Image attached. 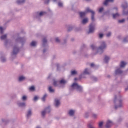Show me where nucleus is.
Masks as SVG:
<instances>
[{"instance_id": "obj_1", "label": "nucleus", "mask_w": 128, "mask_h": 128, "mask_svg": "<svg viewBox=\"0 0 128 128\" xmlns=\"http://www.w3.org/2000/svg\"><path fill=\"white\" fill-rule=\"evenodd\" d=\"M100 45L98 48H97L96 46L94 44L91 45V48L92 50H96L98 54H102V52H104V50L106 48V42H104V41H102L100 42Z\"/></svg>"}, {"instance_id": "obj_2", "label": "nucleus", "mask_w": 128, "mask_h": 128, "mask_svg": "<svg viewBox=\"0 0 128 128\" xmlns=\"http://www.w3.org/2000/svg\"><path fill=\"white\" fill-rule=\"evenodd\" d=\"M118 100V105H115V110H118L120 108H122L124 106V102H122V96L118 95V96H115L114 102H116V100Z\"/></svg>"}, {"instance_id": "obj_3", "label": "nucleus", "mask_w": 128, "mask_h": 128, "mask_svg": "<svg viewBox=\"0 0 128 128\" xmlns=\"http://www.w3.org/2000/svg\"><path fill=\"white\" fill-rule=\"evenodd\" d=\"M88 12H90L92 14V20L94 22V12L92 10H90V8H87L86 10V11L84 12H80V17L82 18H84L86 16V14H88Z\"/></svg>"}, {"instance_id": "obj_4", "label": "nucleus", "mask_w": 128, "mask_h": 128, "mask_svg": "<svg viewBox=\"0 0 128 128\" xmlns=\"http://www.w3.org/2000/svg\"><path fill=\"white\" fill-rule=\"evenodd\" d=\"M70 90H76L78 92H82V87L78 85L77 83H74L70 86Z\"/></svg>"}, {"instance_id": "obj_5", "label": "nucleus", "mask_w": 128, "mask_h": 128, "mask_svg": "<svg viewBox=\"0 0 128 128\" xmlns=\"http://www.w3.org/2000/svg\"><path fill=\"white\" fill-rule=\"evenodd\" d=\"M68 81L64 79L61 80L60 81H54V86H60V84H66Z\"/></svg>"}, {"instance_id": "obj_6", "label": "nucleus", "mask_w": 128, "mask_h": 128, "mask_svg": "<svg viewBox=\"0 0 128 128\" xmlns=\"http://www.w3.org/2000/svg\"><path fill=\"white\" fill-rule=\"evenodd\" d=\"M50 112V107L48 106V107L46 108L44 110H42L41 112L42 116L43 118H44V116H46V112Z\"/></svg>"}, {"instance_id": "obj_7", "label": "nucleus", "mask_w": 128, "mask_h": 128, "mask_svg": "<svg viewBox=\"0 0 128 128\" xmlns=\"http://www.w3.org/2000/svg\"><path fill=\"white\" fill-rule=\"evenodd\" d=\"M95 26L96 24L94 22L90 24V25L88 34L94 32V31Z\"/></svg>"}, {"instance_id": "obj_8", "label": "nucleus", "mask_w": 128, "mask_h": 128, "mask_svg": "<svg viewBox=\"0 0 128 128\" xmlns=\"http://www.w3.org/2000/svg\"><path fill=\"white\" fill-rule=\"evenodd\" d=\"M20 51V49L18 46H14L13 49V52H12V56H16L18 52Z\"/></svg>"}, {"instance_id": "obj_9", "label": "nucleus", "mask_w": 128, "mask_h": 128, "mask_svg": "<svg viewBox=\"0 0 128 128\" xmlns=\"http://www.w3.org/2000/svg\"><path fill=\"white\" fill-rule=\"evenodd\" d=\"M112 126H114V122L110 120H108L106 122V128H110Z\"/></svg>"}, {"instance_id": "obj_10", "label": "nucleus", "mask_w": 128, "mask_h": 128, "mask_svg": "<svg viewBox=\"0 0 128 128\" xmlns=\"http://www.w3.org/2000/svg\"><path fill=\"white\" fill-rule=\"evenodd\" d=\"M46 14V12H36L35 14L36 18H40V16H44Z\"/></svg>"}, {"instance_id": "obj_11", "label": "nucleus", "mask_w": 128, "mask_h": 128, "mask_svg": "<svg viewBox=\"0 0 128 128\" xmlns=\"http://www.w3.org/2000/svg\"><path fill=\"white\" fill-rule=\"evenodd\" d=\"M16 40V42H21V44H24V42H26V38H18Z\"/></svg>"}, {"instance_id": "obj_12", "label": "nucleus", "mask_w": 128, "mask_h": 128, "mask_svg": "<svg viewBox=\"0 0 128 128\" xmlns=\"http://www.w3.org/2000/svg\"><path fill=\"white\" fill-rule=\"evenodd\" d=\"M17 104L18 106H20V108H26V104L25 102H20V101H18L17 102Z\"/></svg>"}, {"instance_id": "obj_13", "label": "nucleus", "mask_w": 128, "mask_h": 128, "mask_svg": "<svg viewBox=\"0 0 128 128\" xmlns=\"http://www.w3.org/2000/svg\"><path fill=\"white\" fill-rule=\"evenodd\" d=\"M32 109H29L27 112H26V116L28 118H30V116H32Z\"/></svg>"}, {"instance_id": "obj_14", "label": "nucleus", "mask_w": 128, "mask_h": 128, "mask_svg": "<svg viewBox=\"0 0 128 128\" xmlns=\"http://www.w3.org/2000/svg\"><path fill=\"white\" fill-rule=\"evenodd\" d=\"M83 74H90V70L88 68H86L81 74V76H82Z\"/></svg>"}, {"instance_id": "obj_15", "label": "nucleus", "mask_w": 128, "mask_h": 128, "mask_svg": "<svg viewBox=\"0 0 128 128\" xmlns=\"http://www.w3.org/2000/svg\"><path fill=\"white\" fill-rule=\"evenodd\" d=\"M122 71L120 69V68H118L115 71V74H122Z\"/></svg>"}, {"instance_id": "obj_16", "label": "nucleus", "mask_w": 128, "mask_h": 128, "mask_svg": "<svg viewBox=\"0 0 128 128\" xmlns=\"http://www.w3.org/2000/svg\"><path fill=\"white\" fill-rule=\"evenodd\" d=\"M54 104L56 106H58L60 104V102L58 100V99H55L54 100Z\"/></svg>"}, {"instance_id": "obj_17", "label": "nucleus", "mask_w": 128, "mask_h": 128, "mask_svg": "<svg viewBox=\"0 0 128 128\" xmlns=\"http://www.w3.org/2000/svg\"><path fill=\"white\" fill-rule=\"evenodd\" d=\"M114 2V0H106L104 2V6H108V2Z\"/></svg>"}, {"instance_id": "obj_18", "label": "nucleus", "mask_w": 128, "mask_h": 128, "mask_svg": "<svg viewBox=\"0 0 128 128\" xmlns=\"http://www.w3.org/2000/svg\"><path fill=\"white\" fill-rule=\"evenodd\" d=\"M128 2H124L122 4V8L125 10V8H128Z\"/></svg>"}, {"instance_id": "obj_19", "label": "nucleus", "mask_w": 128, "mask_h": 128, "mask_svg": "<svg viewBox=\"0 0 128 128\" xmlns=\"http://www.w3.org/2000/svg\"><path fill=\"white\" fill-rule=\"evenodd\" d=\"M74 112H75V111L74 110H69L68 114L70 116H74Z\"/></svg>"}, {"instance_id": "obj_20", "label": "nucleus", "mask_w": 128, "mask_h": 128, "mask_svg": "<svg viewBox=\"0 0 128 128\" xmlns=\"http://www.w3.org/2000/svg\"><path fill=\"white\" fill-rule=\"evenodd\" d=\"M26 2V0H17L16 4H24Z\"/></svg>"}, {"instance_id": "obj_21", "label": "nucleus", "mask_w": 128, "mask_h": 128, "mask_svg": "<svg viewBox=\"0 0 128 128\" xmlns=\"http://www.w3.org/2000/svg\"><path fill=\"white\" fill-rule=\"evenodd\" d=\"M88 22V18H84L82 20V24H86Z\"/></svg>"}, {"instance_id": "obj_22", "label": "nucleus", "mask_w": 128, "mask_h": 128, "mask_svg": "<svg viewBox=\"0 0 128 128\" xmlns=\"http://www.w3.org/2000/svg\"><path fill=\"white\" fill-rule=\"evenodd\" d=\"M126 62L122 61L120 62V67L124 68V66H126Z\"/></svg>"}, {"instance_id": "obj_23", "label": "nucleus", "mask_w": 128, "mask_h": 128, "mask_svg": "<svg viewBox=\"0 0 128 128\" xmlns=\"http://www.w3.org/2000/svg\"><path fill=\"white\" fill-rule=\"evenodd\" d=\"M108 60H110V58L108 56H105L104 58V62L108 63Z\"/></svg>"}, {"instance_id": "obj_24", "label": "nucleus", "mask_w": 128, "mask_h": 128, "mask_svg": "<svg viewBox=\"0 0 128 128\" xmlns=\"http://www.w3.org/2000/svg\"><path fill=\"white\" fill-rule=\"evenodd\" d=\"M26 80V77L24 76H20L18 78L19 82H22V80Z\"/></svg>"}, {"instance_id": "obj_25", "label": "nucleus", "mask_w": 128, "mask_h": 128, "mask_svg": "<svg viewBox=\"0 0 128 128\" xmlns=\"http://www.w3.org/2000/svg\"><path fill=\"white\" fill-rule=\"evenodd\" d=\"M118 16H120V14H118V13L112 14L113 18H118Z\"/></svg>"}, {"instance_id": "obj_26", "label": "nucleus", "mask_w": 128, "mask_h": 128, "mask_svg": "<svg viewBox=\"0 0 128 128\" xmlns=\"http://www.w3.org/2000/svg\"><path fill=\"white\" fill-rule=\"evenodd\" d=\"M48 90H49L50 92H54V90L52 88V86H49Z\"/></svg>"}, {"instance_id": "obj_27", "label": "nucleus", "mask_w": 128, "mask_h": 128, "mask_svg": "<svg viewBox=\"0 0 128 128\" xmlns=\"http://www.w3.org/2000/svg\"><path fill=\"white\" fill-rule=\"evenodd\" d=\"M6 38V34L2 35L0 36V40H4Z\"/></svg>"}, {"instance_id": "obj_28", "label": "nucleus", "mask_w": 128, "mask_h": 128, "mask_svg": "<svg viewBox=\"0 0 128 128\" xmlns=\"http://www.w3.org/2000/svg\"><path fill=\"white\" fill-rule=\"evenodd\" d=\"M36 46V42L32 41L30 44L31 46Z\"/></svg>"}, {"instance_id": "obj_29", "label": "nucleus", "mask_w": 128, "mask_h": 128, "mask_svg": "<svg viewBox=\"0 0 128 128\" xmlns=\"http://www.w3.org/2000/svg\"><path fill=\"white\" fill-rule=\"evenodd\" d=\"M46 96H48V94H44V96L42 98V102H44V100H46Z\"/></svg>"}, {"instance_id": "obj_30", "label": "nucleus", "mask_w": 128, "mask_h": 128, "mask_svg": "<svg viewBox=\"0 0 128 128\" xmlns=\"http://www.w3.org/2000/svg\"><path fill=\"white\" fill-rule=\"evenodd\" d=\"M78 74V72H76V70H74L71 72L72 76H74V74Z\"/></svg>"}, {"instance_id": "obj_31", "label": "nucleus", "mask_w": 128, "mask_h": 128, "mask_svg": "<svg viewBox=\"0 0 128 128\" xmlns=\"http://www.w3.org/2000/svg\"><path fill=\"white\" fill-rule=\"evenodd\" d=\"M104 124V122L102 121L100 122L98 124V126L100 128H102V125Z\"/></svg>"}, {"instance_id": "obj_32", "label": "nucleus", "mask_w": 128, "mask_h": 128, "mask_svg": "<svg viewBox=\"0 0 128 128\" xmlns=\"http://www.w3.org/2000/svg\"><path fill=\"white\" fill-rule=\"evenodd\" d=\"M122 42H128V36L124 38Z\"/></svg>"}, {"instance_id": "obj_33", "label": "nucleus", "mask_w": 128, "mask_h": 128, "mask_svg": "<svg viewBox=\"0 0 128 128\" xmlns=\"http://www.w3.org/2000/svg\"><path fill=\"white\" fill-rule=\"evenodd\" d=\"M28 98L26 97V96H23L22 98V100H23V102H24V100H26V98Z\"/></svg>"}, {"instance_id": "obj_34", "label": "nucleus", "mask_w": 128, "mask_h": 128, "mask_svg": "<svg viewBox=\"0 0 128 128\" xmlns=\"http://www.w3.org/2000/svg\"><path fill=\"white\" fill-rule=\"evenodd\" d=\"M47 42H48V40L45 38H44L43 39V46H44V44H46Z\"/></svg>"}, {"instance_id": "obj_35", "label": "nucleus", "mask_w": 128, "mask_h": 128, "mask_svg": "<svg viewBox=\"0 0 128 128\" xmlns=\"http://www.w3.org/2000/svg\"><path fill=\"white\" fill-rule=\"evenodd\" d=\"M6 58H4V57H1V61L2 62H6Z\"/></svg>"}, {"instance_id": "obj_36", "label": "nucleus", "mask_w": 128, "mask_h": 128, "mask_svg": "<svg viewBox=\"0 0 128 128\" xmlns=\"http://www.w3.org/2000/svg\"><path fill=\"white\" fill-rule=\"evenodd\" d=\"M29 90H31V92H32L33 90H34V86H32L31 87H30L29 88Z\"/></svg>"}, {"instance_id": "obj_37", "label": "nucleus", "mask_w": 128, "mask_h": 128, "mask_svg": "<svg viewBox=\"0 0 128 128\" xmlns=\"http://www.w3.org/2000/svg\"><path fill=\"white\" fill-rule=\"evenodd\" d=\"M88 128H94V126H92V123H90L88 124Z\"/></svg>"}, {"instance_id": "obj_38", "label": "nucleus", "mask_w": 128, "mask_h": 128, "mask_svg": "<svg viewBox=\"0 0 128 128\" xmlns=\"http://www.w3.org/2000/svg\"><path fill=\"white\" fill-rule=\"evenodd\" d=\"M0 34H4V28L2 26H0Z\"/></svg>"}, {"instance_id": "obj_39", "label": "nucleus", "mask_w": 128, "mask_h": 128, "mask_svg": "<svg viewBox=\"0 0 128 128\" xmlns=\"http://www.w3.org/2000/svg\"><path fill=\"white\" fill-rule=\"evenodd\" d=\"M58 6L60 8H62V2H58Z\"/></svg>"}, {"instance_id": "obj_40", "label": "nucleus", "mask_w": 128, "mask_h": 128, "mask_svg": "<svg viewBox=\"0 0 128 128\" xmlns=\"http://www.w3.org/2000/svg\"><path fill=\"white\" fill-rule=\"evenodd\" d=\"M92 118H98V114H92Z\"/></svg>"}, {"instance_id": "obj_41", "label": "nucleus", "mask_w": 128, "mask_h": 128, "mask_svg": "<svg viewBox=\"0 0 128 128\" xmlns=\"http://www.w3.org/2000/svg\"><path fill=\"white\" fill-rule=\"evenodd\" d=\"M38 96H35L34 97V102H36V101L38 100Z\"/></svg>"}, {"instance_id": "obj_42", "label": "nucleus", "mask_w": 128, "mask_h": 128, "mask_svg": "<svg viewBox=\"0 0 128 128\" xmlns=\"http://www.w3.org/2000/svg\"><path fill=\"white\" fill-rule=\"evenodd\" d=\"M102 10H104V8L102 7L99 9L98 12H102Z\"/></svg>"}, {"instance_id": "obj_43", "label": "nucleus", "mask_w": 128, "mask_h": 128, "mask_svg": "<svg viewBox=\"0 0 128 128\" xmlns=\"http://www.w3.org/2000/svg\"><path fill=\"white\" fill-rule=\"evenodd\" d=\"M124 22V19H122L121 20H118V22H120V24H122Z\"/></svg>"}, {"instance_id": "obj_44", "label": "nucleus", "mask_w": 128, "mask_h": 128, "mask_svg": "<svg viewBox=\"0 0 128 128\" xmlns=\"http://www.w3.org/2000/svg\"><path fill=\"white\" fill-rule=\"evenodd\" d=\"M112 35V32H109L106 34V36L108 37V36H110Z\"/></svg>"}, {"instance_id": "obj_45", "label": "nucleus", "mask_w": 128, "mask_h": 128, "mask_svg": "<svg viewBox=\"0 0 128 128\" xmlns=\"http://www.w3.org/2000/svg\"><path fill=\"white\" fill-rule=\"evenodd\" d=\"M84 116L85 118H88V112H86L84 114Z\"/></svg>"}, {"instance_id": "obj_46", "label": "nucleus", "mask_w": 128, "mask_h": 128, "mask_svg": "<svg viewBox=\"0 0 128 128\" xmlns=\"http://www.w3.org/2000/svg\"><path fill=\"white\" fill-rule=\"evenodd\" d=\"M56 42H60V39H58V38H56Z\"/></svg>"}, {"instance_id": "obj_47", "label": "nucleus", "mask_w": 128, "mask_h": 128, "mask_svg": "<svg viewBox=\"0 0 128 128\" xmlns=\"http://www.w3.org/2000/svg\"><path fill=\"white\" fill-rule=\"evenodd\" d=\"M2 122H8V120H6V119H2Z\"/></svg>"}, {"instance_id": "obj_48", "label": "nucleus", "mask_w": 128, "mask_h": 128, "mask_svg": "<svg viewBox=\"0 0 128 128\" xmlns=\"http://www.w3.org/2000/svg\"><path fill=\"white\" fill-rule=\"evenodd\" d=\"M102 36H104V34H99V37L100 38H102Z\"/></svg>"}, {"instance_id": "obj_49", "label": "nucleus", "mask_w": 128, "mask_h": 128, "mask_svg": "<svg viewBox=\"0 0 128 128\" xmlns=\"http://www.w3.org/2000/svg\"><path fill=\"white\" fill-rule=\"evenodd\" d=\"M50 0H46L44 2L45 4H48V2H50Z\"/></svg>"}, {"instance_id": "obj_50", "label": "nucleus", "mask_w": 128, "mask_h": 128, "mask_svg": "<svg viewBox=\"0 0 128 128\" xmlns=\"http://www.w3.org/2000/svg\"><path fill=\"white\" fill-rule=\"evenodd\" d=\"M123 14H128V12H124V10L123 11Z\"/></svg>"}, {"instance_id": "obj_51", "label": "nucleus", "mask_w": 128, "mask_h": 128, "mask_svg": "<svg viewBox=\"0 0 128 128\" xmlns=\"http://www.w3.org/2000/svg\"><path fill=\"white\" fill-rule=\"evenodd\" d=\"M94 63H92L90 64L91 68H94Z\"/></svg>"}, {"instance_id": "obj_52", "label": "nucleus", "mask_w": 128, "mask_h": 128, "mask_svg": "<svg viewBox=\"0 0 128 128\" xmlns=\"http://www.w3.org/2000/svg\"><path fill=\"white\" fill-rule=\"evenodd\" d=\"M72 30V27H70V28H68V32H70Z\"/></svg>"}, {"instance_id": "obj_53", "label": "nucleus", "mask_w": 128, "mask_h": 128, "mask_svg": "<svg viewBox=\"0 0 128 128\" xmlns=\"http://www.w3.org/2000/svg\"><path fill=\"white\" fill-rule=\"evenodd\" d=\"M125 90L126 92L128 90V86L125 88Z\"/></svg>"}, {"instance_id": "obj_54", "label": "nucleus", "mask_w": 128, "mask_h": 128, "mask_svg": "<svg viewBox=\"0 0 128 128\" xmlns=\"http://www.w3.org/2000/svg\"><path fill=\"white\" fill-rule=\"evenodd\" d=\"M43 52H46V50L44 49Z\"/></svg>"}, {"instance_id": "obj_55", "label": "nucleus", "mask_w": 128, "mask_h": 128, "mask_svg": "<svg viewBox=\"0 0 128 128\" xmlns=\"http://www.w3.org/2000/svg\"><path fill=\"white\" fill-rule=\"evenodd\" d=\"M78 80V78H74V80Z\"/></svg>"}, {"instance_id": "obj_56", "label": "nucleus", "mask_w": 128, "mask_h": 128, "mask_svg": "<svg viewBox=\"0 0 128 128\" xmlns=\"http://www.w3.org/2000/svg\"><path fill=\"white\" fill-rule=\"evenodd\" d=\"M36 128H40V126H37Z\"/></svg>"}, {"instance_id": "obj_57", "label": "nucleus", "mask_w": 128, "mask_h": 128, "mask_svg": "<svg viewBox=\"0 0 128 128\" xmlns=\"http://www.w3.org/2000/svg\"><path fill=\"white\" fill-rule=\"evenodd\" d=\"M54 2H56V0H53Z\"/></svg>"}, {"instance_id": "obj_58", "label": "nucleus", "mask_w": 128, "mask_h": 128, "mask_svg": "<svg viewBox=\"0 0 128 128\" xmlns=\"http://www.w3.org/2000/svg\"><path fill=\"white\" fill-rule=\"evenodd\" d=\"M58 68V66H57Z\"/></svg>"}, {"instance_id": "obj_59", "label": "nucleus", "mask_w": 128, "mask_h": 128, "mask_svg": "<svg viewBox=\"0 0 128 128\" xmlns=\"http://www.w3.org/2000/svg\"><path fill=\"white\" fill-rule=\"evenodd\" d=\"M116 8V10H118V8Z\"/></svg>"}, {"instance_id": "obj_60", "label": "nucleus", "mask_w": 128, "mask_h": 128, "mask_svg": "<svg viewBox=\"0 0 128 128\" xmlns=\"http://www.w3.org/2000/svg\"><path fill=\"white\" fill-rule=\"evenodd\" d=\"M48 78H50V76L48 77Z\"/></svg>"}]
</instances>
